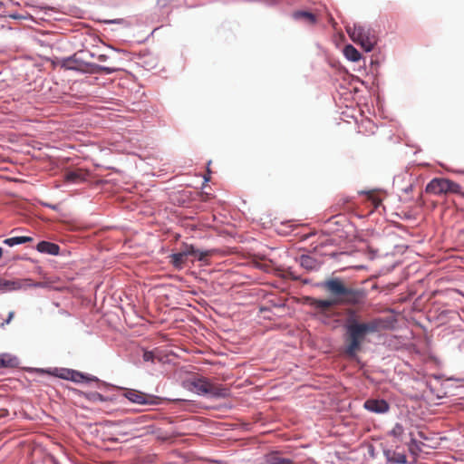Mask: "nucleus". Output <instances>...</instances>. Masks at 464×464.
<instances>
[{
	"mask_svg": "<svg viewBox=\"0 0 464 464\" xmlns=\"http://www.w3.org/2000/svg\"><path fill=\"white\" fill-rule=\"evenodd\" d=\"M388 327V322L382 318H374L369 322H358L349 317L346 322L344 354L354 359L362 351V344L369 334L378 333Z\"/></svg>",
	"mask_w": 464,
	"mask_h": 464,
	"instance_id": "nucleus-1",
	"label": "nucleus"
},
{
	"mask_svg": "<svg viewBox=\"0 0 464 464\" xmlns=\"http://www.w3.org/2000/svg\"><path fill=\"white\" fill-rule=\"evenodd\" d=\"M320 287L324 289L338 304H357L362 298V293L360 290L346 286L343 281L339 277H332L320 283Z\"/></svg>",
	"mask_w": 464,
	"mask_h": 464,
	"instance_id": "nucleus-2",
	"label": "nucleus"
},
{
	"mask_svg": "<svg viewBox=\"0 0 464 464\" xmlns=\"http://www.w3.org/2000/svg\"><path fill=\"white\" fill-rule=\"evenodd\" d=\"M346 31L352 41L360 44L366 52H371L377 44L375 32L365 25L355 24L353 27H347Z\"/></svg>",
	"mask_w": 464,
	"mask_h": 464,
	"instance_id": "nucleus-3",
	"label": "nucleus"
},
{
	"mask_svg": "<svg viewBox=\"0 0 464 464\" xmlns=\"http://www.w3.org/2000/svg\"><path fill=\"white\" fill-rule=\"evenodd\" d=\"M426 192L432 195L461 194L459 184L444 178H434L426 186Z\"/></svg>",
	"mask_w": 464,
	"mask_h": 464,
	"instance_id": "nucleus-4",
	"label": "nucleus"
},
{
	"mask_svg": "<svg viewBox=\"0 0 464 464\" xmlns=\"http://www.w3.org/2000/svg\"><path fill=\"white\" fill-rule=\"evenodd\" d=\"M191 385L198 394H209L215 398H225L228 394L227 389L213 384L206 378H196L191 382Z\"/></svg>",
	"mask_w": 464,
	"mask_h": 464,
	"instance_id": "nucleus-5",
	"label": "nucleus"
},
{
	"mask_svg": "<svg viewBox=\"0 0 464 464\" xmlns=\"http://www.w3.org/2000/svg\"><path fill=\"white\" fill-rule=\"evenodd\" d=\"M123 396L130 401L141 405L158 404V397L134 389H124Z\"/></svg>",
	"mask_w": 464,
	"mask_h": 464,
	"instance_id": "nucleus-6",
	"label": "nucleus"
},
{
	"mask_svg": "<svg viewBox=\"0 0 464 464\" xmlns=\"http://www.w3.org/2000/svg\"><path fill=\"white\" fill-rule=\"evenodd\" d=\"M364 408L374 413H385L389 411V403L385 400L369 399L364 402Z\"/></svg>",
	"mask_w": 464,
	"mask_h": 464,
	"instance_id": "nucleus-7",
	"label": "nucleus"
},
{
	"mask_svg": "<svg viewBox=\"0 0 464 464\" xmlns=\"http://www.w3.org/2000/svg\"><path fill=\"white\" fill-rule=\"evenodd\" d=\"M89 171L82 169L68 170L64 173V179L67 182L81 183L87 179Z\"/></svg>",
	"mask_w": 464,
	"mask_h": 464,
	"instance_id": "nucleus-8",
	"label": "nucleus"
},
{
	"mask_svg": "<svg viewBox=\"0 0 464 464\" xmlns=\"http://www.w3.org/2000/svg\"><path fill=\"white\" fill-rule=\"evenodd\" d=\"M299 263L307 271L318 270L321 266V262L310 255H302Z\"/></svg>",
	"mask_w": 464,
	"mask_h": 464,
	"instance_id": "nucleus-9",
	"label": "nucleus"
},
{
	"mask_svg": "<svg viewBox=\"0 0 464 464\" xmlns=\"http://www.w3.org/2000/svg\"><path fill=\"white\" fill-rule=\"evenodd\" d=\"M310 304L316 310L320 311V312H326L328 311L330 308L335 306V305H339L338 304L335 303V300H333L331 298L329 299H315V298H312L311 299V302H310Z\"/></svg>",
	"mask_w": 464,
	"mask_h": 464,
	"instance_id": "nucleus-10",
	"label": "nucleus"
},
{
	"mask_svg": "<svg viewBox=\"0 0 464 464\" xmlns=\"http://www.w3.org/2000/svg\"><path fill=\"white\" fill-rule=\"evenodd\" d=\"M181 252L188 257V256H194L199 261H204L208 256L211 255L210 251H199L196 249L192 245L185 244L182 247Z\"/></svg>",
	"mask_w": 464,
	"mask_h": 464,
	"instance_id": "nucleus-11",
	"label": "nucleus"
},
{
	"mask_svg": "<svg viewBox=\"0 0 464 464\" xmlns=\"http://www.w3.org/2000/svg\"><path fill=\"white\" fill-rule=\"evenodd\" d=\"M36 249L41 253L57 256L60 251V246L54 243H51L48 241H41L37 244Z\"/></svg>",
	"mask_w": 464,
	"mask_h": 464,
	"instance_id": "nucleus-12",
	"label": "nucleus"
},
{
	"mask_svg": "<svg viewBox=\"0 0 464 464\" xmlns=\"http://www.w3.org/2000/svg\"><path fill=\"white\" fill-rule=\"evenodd\" d=\"M386 460L389 464H406L408 462L407 456L404 453L396 451H386Z\"/></svg>",
	"mask_w": 464,
	"mask_h": 464,
	"instance_id": "nucleus-13",
	"label": "nucleus"
},
{
	"mask_svg": "<svg viewBox=\"0 0 464 464\" xmlns=\"http://www.w3.org/2000/svg\"><path fill=\"white\" fill-rule=\"evenodd\" d=\"M265 464H294V462L290 459L283 458L277 452H272L266 455Z\"/></svg>",
	"mask_w": 464,
	"mask_h": 464,
	"instance_id": "nucleus-14",
	"label": "nucleus"
},
{
	"mask_svg": "<svg viewBox=\"0 0 464 464\" xmlns=\"http://www.w3.org/2000/svg\"><path fill=\"white\" fill-rule=\"evenodd\" d=\"M19 364L18 359L7 353L0 354V368H15Z\"/></svg>",
	"mask_w": 464,
	"mask_h": 464,
	"instance_id": "nucleus-15",
	"label": "nucleus"
},
{
	"mask_svg": "<svg viewBox=\"0 0 464 464\" xmlns=\"http://www.w3.org/2000/svg\"><path fill=\"white\" fill-rule=\"evenodd\" d=\"M22 286L23 284L20 281L5 280L0 276V291L2 292L19 289Z\"/></svg>",
	"mask_w": 464,
	"mask_h": 464,
	"instance_id": "nucleus-16",
	"label": "nucleus"
},
{
	"mask_svg": "<svg viewBox=\"0 0 464 464\" xmlns=\"http://www.w3.org/2000/svg\"><path fill=\"white\" fill-rule=\"evenodd\" d=\"M169 257L171 265L177 269L183 268L187 261V256L181 251L172 254Z\"/></svg>",
	"mask_w": 464,
	"mask_h": 464,
	"instance_id": "nucleus-17",
	"label": "nucleus"
},
{
	"mask_svg": "<svg viewBox=\"0 0 464 464\" xmlns=\"http://www.w3.org/2000/svg\"><path fill=\"white\" fill-rule=\"evenodd\" d=\"M344 56L352 62H358L361 59V53L352 44H347L343 49Z\"/></svg>",
	"mask_w": 464,
	"mask_h": 464,
	"instance_id": "nucleus-18",
	"label": "nucleus"
},
{
	"mask_svg": "<svg viewBox=\"0 0 464 464\" xmlns=\"http://www.w3.org/2000/svg\"><path fill=\"white\" fill-rule=\"evenodd\" d=\"M295 19H304L310 24L316 23V17L314 14L307 11H296L293 14Z\"/></svg>",
	"mask_w": 464,
	"mask_h": 464,
	"instance_id": "nucleus-19",
	"label": "nucleus"
},
{
	"mask_svg": "<svg viewBox=\"0 0 464 464\" xmlns=\"http://www.w3.org/2000/svg\"><path fill=\"white\" fill-rule=\"evenodd\" d=\"M32 241H33V238L31 237H14L5 239L4 244H5L9 246H14L15 245L24 244V243H28V242H32Z\"/></svg>",
	"mask_w": 464,
	"mask_h": 464,
	"instance_id": "nucleus-20",
	"label": "nucleus"
},
{
	"mask_svg": "<svg viewBox=\"0 0 464 464\" xmlns=\"http://www.w3.org/2000/svg\"><path fill=\"white\" fill-rule=\"evenodd\" d=\"M77 55L78 53H75L73 56L65 59L63 61V66L72 70H83L82 66L78 64Z\"/></svg>",
	"mask_w": 464,
	"mask_h": 464,
	"instance_id": "nucleus-21",
	"label": "nucleus"
},
{
	"mask_svg": "<svg viewBox=\"0 0 464 464\" xmlns=\"http://www.w3.org/2000/svg\"><path fill=\"white\" fill-rule=\"evenodd\" d=\"M92 72H104L106 74L112 73L116 72L115 67H107V66H101V65H92Z\"/></svg>",
	"mask_w": 464,
	"mask_h": 464,
	"instance_id": "nucleus-22",
	"label": "nucleus"
},
{
	"mask_svg": "<svg viewBox=\"0 0 464 464\" xmlns=\"http://www.w3.org/2000/svg\"><path fill=\"white\" fill-rule=\"evenodd\" d=\"M403 433L404 428L401 423H396L390 431V434L394 438H401Z\"/></svg>",
	"mask_w": 464,
	"mask_h": 464,
	"instance_id": "nucleus-23",
	"label": "nucleus"
},
{
	"mask_svg": "<svg viewBox=\"0 0 464 464\" xmlns=\"http://www.w3.org/2000/svg\"><path fill=\"white\" fill-rule=\"evenodd\" d=\"M69 378L71 381H72L74 382H82L87 380V378L82 372L74 371V370L71 371V375L69 376Z\"/></svg>",
	"mask_w": 464,
	"mask_h": 464,
	"instance_id": "nucleus-24",
	"label": "nucleus"
},
{
	"mask_svg": "<svg viewBox=\"0 0 464 464\" xmlns=\"http://www.w3.org/2000/svg\"><path fill=\"white\" fill-rule=\"evenodd\" d=\"M409 450L412 454H417V452L420 450V447L418 440L413 437H411V442L409 444Z\"/></svg>",
	"mask_w": 464,
	"mask_h": 464,
	"instance_id": "nucleus-25",
	"label": "nucleus"
},
{
	"mask_svg": "<svg viewBox=\"0 0 464 464\" xmlns=\"http://www.w3.org/2000/svg\"><path fill=\"white\" fill-rule=\"evenodd\" d=\"M349 202L347 198H342L339 202H337L334 206L332 207L334 209L333 212H340L345 209V205Z\"/></svg>",
	"mask_w": 464,
	"mask_h": 464,
	"instance_id": "nucleus-26",
	"label": "nucleus"
},
{
	"mask_svg": "<svg viewBox=\"0 0 464 464\" xmlns=\"http://www.w3.org/2000/svg\"><path fill=\"white\" fill-rule=\"evenodd\" d=\"M87 398L92 401H105L103 395H102L99 392H91L90 394L87 395Z\"/></svg>",
	"mask_w": 464,
	"mask_h": 464,
	"instance_id": "nucleus-27",
	"label": "nucleus"
},
{
	"mask_svg": "<svg viewBox=\"0 0 464 464\" xmlns=\"http://www.w3.org/2000/svg\"><path fill=\"white\" fill-rule=\"evenodd\" d=\"M14 316V311H11L9 314H8V317L7 319H5L2 324H1V327L4 328L6 324H9L11 323V321L13 320Z\"/></svg>",
	"mask_w": 464,
	"mask_h": 464,
	"instance_id": "nucleus-28",
	"label": "nucleus"
},
{
	"mask_svg": "<svg viewBox=\"0 0 464 464\" xmlns=\"http://www.w3.org/2000/svg\"><path fill=\"white\" fill-rule=\"evenodd\" d=\"M24 282L26 283V285H29V286L36 287V286L42 285V283H34V284H33L31 279H26Z\"/></svg>",
	"mask_w": 464,
	"mask_h": 464,
	"instance_id": "nucleus-29",
	"label": "nucleus"
},
{
	"mask_svg": "<svg viewBox=\"0 0 464 464\" xmlns=\"http://www.w3.org/2000/svg\"><path fill=\"white\" fill-rule=\"evenodd\" d=\"M152 357H153V355H152V353L150 352H146L143 354V358H144L145 361H150V360L152 359Z\"/></svg>",
	"mask_w": 464,
	"mask_h": 464,
	"instance_id": "nucleus-30",
	"label": "nucleus"
},
{
	"mask_svg": "<svg viewBox=\"0 0 464 464\" xmlns=\"http://www.w3.org/2000/svg\"><path fill=\"white\" fill-rule=\"evenodd\" d=\"M71 371L72 370H68L66 371L64 373H63L61 375L62 378L65 379V380H70L69 376L71 375Z\"/></svg>",
	"mask_w": 464,
	"mask_h": 464,
	"instance_id": "nucleus-31",
	"label": "nucleus"
},
{
	"mask_svg": "<svg viewBox=\"0 0 464 464\" xmlns=\"http://www.w3.org/2000/svg\"><path fill=\"white\" fill-rule=\"evenodd\" d=\"M106 58L107 57L105 54H101V55H99L98 60L101 62H104L106 60Z\"/></svg>",
	"mask_w": 464,
	"mask_h": 464,
	"instance_id": "nucleus-32",
	"label": "nucleus"
},
{
	"mask_svg": "<svg viewBox=\"0 0 464 464\" xmlns=\"http://www.w3.org/2000/svg\"><path fill=\"white\" fill-rule=\"evenodd\" d=\"M287 273H288V276H289L292 279H295V280L298 279V277H297V276H295L292 272L288 271Z\"/></svg>",
	"mask_w": 464,
	"mask_h": 464,
	"instance_id": "nucleus-33",
	"label": "nucleus"
},
{
	"mask_svg": "<svg viewBox=\"0 0 464 464\" xmlns=\"http://www.w3.org/2000/svg\"><path fill=\"white\" fill-rule=\"evenodd\" d=\"M2 255H3V250H2V248L0 247V258L2 257Z\"/></svg>",
	"mask_w": 464,
	"mask_h": 464,
	"instance_id": "nucleus-34",
	"label": "nucleus"
}]
</instances>
